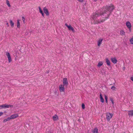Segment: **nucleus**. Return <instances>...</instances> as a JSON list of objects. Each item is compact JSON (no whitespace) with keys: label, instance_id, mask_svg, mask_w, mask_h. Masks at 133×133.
<instances>
[{"label":"nucleus","instance_id":"e433bc0d","mask_svg":"<svg viewBox=\"0 0 133 133\" xmlns=\"http://www.w3.org/2000/svg\"><path fill=\"white\" fill-rule=\"evenodd\" d=\"M94 0V1L95 2H96V1H97V0Z\"/></svg>","mask_w":133,"mask_h":133},{"label":"nucleus","instance_id":"39448f33","mask_svg":"<svg viewBox=\"0 0 133 133\" xmlns=\"http://www.w3.org/2000/svg\"><path fill=\"white\" fill-rule=\"evenodd\" d=\"M65 25L67 27L68 29L69 30L73 32H75V31L74 29L70 25H68L67 23H65Z\"/></svg>","mask_w":133,"mask_h":133},{"label":"nucleus","instance_id":"f8f14e48","mask_svg":"<svg viewBox=\"0 0 133 133\" xmlns=\"http://www.w3.org/2000/svg\"><path fill=\"white\" fill-rule=\"evenodd\" d=\"M111 60L112 62L114 64L117 63V61L115 57L111 58Z\"/></svg>","mask_w":133,"mask_h":133},{"label":"nucleus","instance_id":"7ed1b4c3","mask_svg":"<svg viewBox=\"0 0 133 133\" xmlns=\"http://www.w3.org/2000/svg\"><path fill=\"white\" fill-rule=\"evenodd\" d=\"M13 107V105H12L3 104L0 105V109L2 108L6 109L9 108H12Z\"/></svg>","mask_w":133,"mask_h":133},{"label":"nucleus","instance_id":"4468645a","mask_svg":"<svg viewBox=\"0 0 133 133\" xmlns=\"http://www.w3.org/2000/svg\"><path fill=\"white\" fill-rule=\"evenodd\" d=\"M103 41V39L100 38L99 39L98 41L97 45L98 46H100L102 44V42Z\"/></svg>","mask_w":133,"mask_h":133},{"label":"nucleus","instance_id":"f257e3e1","mask_svg":"<svg viewBox=\"0 0 133 133\" xmlns=\"http://www.w3.org/2000/svg\"><path fill=\"white\" fill-rule=\"evenodd\" d=\"M103 15V12H101L99 11H96L92 14L91 16V18L94 22L95 24H98L101 22H104L106 19H98L97 18L100 16Z\"/></svg>","mask_w":133,"mask_h":133},{"label":"nucleus","instance_id":"2f4dec72","mask_svg":"<svg viewBox=\"0 0 133 133\" xmlns=\"http://www.w3.org/2000/svg\"><path fill=\"white\" fill-rule=\"evenodd\" d=\"M22 20H23V22H24L25 21V19L24 17H22Z\"/></svg>","mask_w":133,"mask_h":133},{"label":"nucleus","instance_id":"0eeeda50","mask_svg":"<svg viewBox=\"0 0 133 133\" xmlns=\"http://www.w3.org/2000/svg\"><path fill=\"white\" fill-rule=\"evenodd\" d=\"M6 55L8 59L9 62L10 63L11 61L12 60L10 53L8 52H6Z\"/></svg>","mask_w":133,"mask_h":133},{"label":"nucleus","instance_id":"7c9ffc66","mask_svg":"<svg viewBox=\"0 0 133 133\" xmlns=\"http://www.w3.org/2000/svg\"><path fill=\"white\" fill-rule=\"evenodd\" d=\"M79 2H83V0H77Z\"/></svg>","mask_w":133,"mask_h":133},{"label":"nucleus","instance_id":"cd10ccee","mask_svg":"<svg viewBox=\"0 0 133 133\" xmlns=\"http://www.w3.org/2000/svg\"><path fill=\"white\" fill-rule=\"evenodd\" d=\"M105 100L106 102L107 103V102H108V101H107L108 97L106 95H105Z\"/></svg>","mask_w":133,"mask_h":133},{"label":"nucleus","instance_id":"a878e982","mask_svg":"<svg viewBox=\"0 0 133 133\" xmlns=\"http://www.w3.org/2000/svg\"><path fill=\"white\" fill-rule=\"evenodd\" d=\"M131 44H133V37L130 39Z\"/></svg>","mask_w":133,"mask_h":133},{"label":"nucleus","instance_id":"393cba45","mask_svg":"<svg viewBox=\"0 0 133 133\" xmlns=\"http://www.w3.org/2000/svg\"><path fill=\"white\" fill-rule=\"evenodd\" d=\"M6 3L8 7H10L11 6L10 5V4L8 0H6Z\"/></svg>","mask_w":133,"mask_h":133},{"label":"nucleus","instance_id":"4be33fe9","mask_svg":"<svg viewBox=\"0 0 133 133\" xmlns=\"http://www.w3.org/2000/svg\"><path fill=\"white\" fill-rule=\"evenodd\" d=\"M10 23L11 27H13L14 25V23L12 22V21L11 20L10 21Z\"/></svg>","mask_w":133,"mask_h":133},{"label":"nucleus","instance_id":"1a4fd4ad","mask_svg":"<svg viewBox=\"0 0 133 133\" xmlns=\"http://www.w3.org/2000/svg\"><path fill=\"white\" fill-rule=\"evenodd\" d=\"M126 24L127 27L129 29V30L131 31V23L129 21H127L126 22Z\"/></svg>","mask_w":133,"mask_h":133},{"label":"nucleus","instance_id":"a211bd4d","mask_svg":"<svg viewBox=\"0 0 133 133\" xmlns=\"http://www.w3.org/2000/svg\"><path fill=\"white\" fill-rule=\"evenodd\" d=\"M11 119L10 117H8L7 118L4 119L3 121V122L5 123L7 121H10Z\"/></svg>","mask_w":133,"mask_h":133},{"label":"nucleus","instance_id":"f3484780","mask_svg":"<svg viewBox=\"0 0 133 133\" xmlns=\"http://www.w3.org/2000/svg\"><path fill=\"white\" fill-rule=\"evenodd\" d=\"M125 32L123 30H121L120 31V34L122 36H123L125 35Z\"/></svg>","mask_w":133,"mask_h":133},{"label":"nucleus","instance_id":"b1692460","mask_svg":"<svg viewBox=\"0 0 133 133\" xmlns=\"http://www.w3.org/2000/svg\"><path fill=\"white\" fill-rule=\"evenodd\" d=\"M111 89L114 91H116V88L114 86L111 87Z\"/></svg>","mask_w":133,"mask_h":133},{"label":"nucleus","instance_id":"5701e85b","mask_svg":"<svg viewBox=\"0 0 133 133\" xmlns=\"http://www.w3.org/2000/svg\"><path fill=\"white\" fill-rule=\"evenodd\" d=\"M103 64V63L102 62H99L97 64V66L98 67H100Z\"/></svg>","mask_w":133,"mask_h":133},{"label":"nucleus","instance_id":"f704fd0d","mask_svg":"<svg viewBox=\"0 0 133 133\" xmlns=\"http://www.w3.org/2000/svg\"><path fill=\"white\" fill-rule=\"evenodd\" d=\"M42 16L43 17L44 16V14L43 12L41 13Z\"/></svg>","mask_w":133,"mask_h":133},{"label":"nucleus","instance_id":"c756f323","mask_svg":"<svg viewBox=\"0 0 133 133\" xmlns=\"http://www.w3.org/2000/svg\"><path fill=\"white\" fill-rule=\"evenodd\" d=\"M82 109H84L85 108V105H84L83 104L82 105Z\"/></svg>","mask_w":133,"mask_h":133},{"label":"nucleus","instance_id":"6ab92c4d","mask_svg":"<svg viewBox=\"0 0 133 133\" xmlns=\"http://www.w3.org/2000/svg\"><path fill=\"white\" fill-rule=\"evenodd\" d=\"M17 27L18 28H19L20 27L19 20L18 19L17 20Z\"/></svg>","mask_w":133,"mask_h":133},{"label":"nucleus","instance_id":"c85d7f7f","mask_svg":"<svg viewBox=\"0 0 133 133\" xmlns=\"http://www.w3.org/2000/svg\"><path fill=\"white\" fill-rule=\"evenodd\" d=\"M110 100L111 101V102L112 103L113 105L114 104V101H113V99L112 98H111L110 99Z\"/></svg>","mask_w":133,"mask_h":133},{"label":"nucleus","instance_id":"bb28decb","mask_svg":"<svg viewBox=\"0 0 133 133\" xmlns=\"http://www.w3.org/2000/svg\"><path fill=\"white\" fill-rule=\"evenodd\" d=\"M38 8L39 10V12L41 14L43 12L42 9H41L40 7H39Z\"/></svg>","mask_w":133,"mask_h":133},{"label":"nucleus","instance_id":"6e6552de","mask_svg":"<svg viewBox=\"0 0 133 133\" xmlns=\"http://www.w3.org/2000/svg\"><path fill=\"white\" fill-rule=\"evenodd\" d=\"M63 85H64L67 86L68 84V83L67 78H64L63 79Z\"/></svg>","mask_w":133,"mask_h":133},{"label":"nucleus","instance_id":"c9c22d12","mask_svg":"<svg viewBox=\"0 0 133 133\" xmlns=\"http://www.w3.org/2000/svg\"><path fill=\"white\" fill-rule=\"evenodd\" d=\"M6 24L8 26H9V24H8V23H6Z\"/></svg>","mask_w":133,"mask_h":133},{"label":"nucleus","instance_id":"20e7f679","mask_svg":"<svg viewBox=\"0 0 133 133\" xmlns=\"http://www.w3.org/2000/svg\"><path fill=\"white\" fill-rule=\"evenodd\" d=\"M113 114L110 113H107V114L106 118L107 121L109 122L113 116Z\"/></svg>","mask_w":133,"mask_h":133},{"label":"nucleus","instance_id":"ddd939ff","mask_svg":"<svg viewBox=\"0 0 133 133\" xmlns=\"http://www.w3.org/2000/svg\"><path fill=\"white\" fill-rule=\"evenodd\" d=\"M128 115L129 117L133 116V110H130L128 111Z\"/></svg>","mask_w":133,"mask_h":133},{"label":"nucleus","instance_id":"412c9836","mask_svg":"<svg viewBox=\"0 0 133 133\" xmlns=\"http://www.w3.org/2000/svg\"><path fill=\"white\" fill-rule=\"evenodd\" d=\"M93 133H98V129L97 128H95L94 130L92 131Z\"/></svg>","mask_w":133,"mask_h":133},{"label":"nucleus","instance_id":"aec40b11","mask_svg":"<svg viewBox=\"0 0 133 133\" xmlns=\"http://www.w3.org/2000/svg\"><path fill=\"white\" fill-rule=\"evenodd\" d=\"M100 97L101 100V101L102 103H103L104 101V100L101 94L100 95Z\"/></svg>","mask_w":133,"mask_h":133},{"label":"nucleus","instance_id":"dca6fc26","mask_svg":"<svg viewBox=\"0 0 133 133\" xmlns=\"http://www.w3.org/2000/svg\"><path fill=\"white\" fill-rule=\"evenodd\" d=\"M106 61L107 65L108 66H110V62L108 58L106 59Z\"/></svg>","mask_w":133,"mask_h":133},{"label":"nucleus","instance_id":"2eb2a0df","mask_svg":"<svg viewBox=\"0 0 133 133\" xmlns=\"http://www.w3.org/2000/svg\"><path fill=\"white\" fill-rule=\"evenodd\" d=\"M53 119L54 121L57 120L58 119V116L56 115H55L53 117Z\"/></svg>","mask_w":133,"mask_h":133},{"label":"nucleus","instance_id":"72a5a7b5","mask_svg":"<svg viewBox=\"0 0 133 133\" xmlns=\"http://www.w3.org/2000/svg\"><path fill=\"white\" fill-rule=\"evenodd\" d=\"M131 80L133 81V77H132L131 78Z\"/></svg>","mask_w":133,"mask_h":133},{"label":"nucleus","instance_id":"9b49d317","mask_svg":"<svg viewBox=\"0 0 133 133\" xmlns=\"http://www.w3.org/2000/svg\"><path fill=\"white\" fill-rule=\"evenodd\" d=\"M18 117V114H13L10 116V119H13L16 118L17 117Z\"/></svg>","mask_w":133,"mask_h":133},{"label":"nucleus","instance_id":"473e14b6","mask_svg":"<svg viewBox=\"0 0 133 133\" xmlns=\"http://www.w3.org/2000/svg\"><path fill=\"white\" fill-rule=\"evenodd\" d=\"M3 113L2 112H0V116L3 115Z\"/></svg>","mask_w":133,"mask_h":133},{"label":"nucleus","instance_id":"9d476101","mask_svg":"<svg viewBox=\"0 0 133 133\" xmlns=\"http://www.w3.org/2000/svg\"><path fill=\"white\" fill-rule=\"evenodd\" d=\"M43 10L44 13L47 16H48L49 15V11L48 9L46 7L43 8Z\"/></svg>","mask_w":133,"mask_h":133},{"label":"nucleus","instance_id":"423d86ee","mask_svg":"<svg viewBox=\"0 0 133 133\" xmlns=\"http://www.w3.org/2000/svg\"><path fill=\"white\" fill-rule=\"evenodd\" d=\"M64 85L61 84L59 86V89L61 92H64L65 91Z\"/></svg>","mask_w":133,"mask_h":133},{"label":"nucleus","instance_id":"f03ea898","mask_svg":"<svg viewBox=\"0 0 133 133\" xmlns=\"http://www.w3.org/2000/svg\"><path fill=\"white\" fill-rule=\"evenodd\" d=\"M115 8L114 5L111 4L110 6H107L103 7V14L104 16H107L105 18V19L109 18V17L111 12Z\"/></svg>","mask_w":133,"mask_h":133}]
</instances>
